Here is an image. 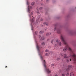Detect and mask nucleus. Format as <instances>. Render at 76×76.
I'll use <instances>...</instances> for the list:
<instances>
[{
  "mask_svg": "<svg viewBox=\"0 0 76 76\" xmlns=\"http://www.w3.org/2000/svg\"><path fill=\"white\" fill-rule=\"evenodd\" d=\"M34 20H35V18H33L31 20L32 22H34Z\"/></svg>",
  "mask_w": 76,
  "mask_h": 76,
  "instance_id": "17",
  "label": "nucleus"
},
{
  "mask_svg": "<svg viewBox=\"0 0 76 76\" xmlns=\"http://www.w3.org/2000/svg\"><path fill=\"white\" fill-rule=\"evenodd\" d=\"M70 76H74V74L72 72H71L70 74Z\"/></svg>",
  "mask_w": 76,
  "mask_h": 76,
  "instance_id": "10",
  "label": "nucleus"
},
{
  "mask_svg": "<svg viewBox=\"0 0 76 76\" xmlns=\"http://www.w3.org/2000/svg\"><path fill=\"white\" fill-rule=\"evenodd\" d=\"M68 68H67L68 69V70H69L70 68H72V66L71 65H69L68 66Z\"/></svg>",
  "mask_w": 76,
  "mask_h": 76,
  "instance_id": "8",
  "label": "nucleus"
},
{
  "mask_svg": "<svg viewBox=\"0 0 76 76\" xmlns=\"http://www.w3.org/2000/svg\"><path fill=\"white\" fill-rule=\"evenodd\" d=\"M42 0H41L42 1Z\"/></svg>",
  "mask_w": 76,
  "mask_h": 76,
  "instance_id": "48",
  "label": "nucleus"
},
{
  "mask_svg": "<svg viewBox=\"0 0 76 76\" xmlns=\"http://www.w3.org/2000/svg\"><path fill=\"white\" fill-rule=\"evenodd\" d=\"M56 42H57V43H58L60 42V40H59L58 39H57L56 40Z\"/></svg>",
  "mask_w": 76,
  "mask_h": 76,
  "instance_id": "15",
  "label": "nucleus"
},
{
  "mask_svg": "<svg viewBox=\"0 0 76 76\" xmlns=\"http://www.w3.org/2000/svg\"><path fill=\"white\" fill-rule=\"evenodd\" d=\"M5 67H7V66H6Z\"/></svg>",
  "mask_w": 76,
  "mask_h": 76,
  "instance_id": "43",
  "label": "nucleus"
},
{
  "mask_svg": "<svg viewBox=\"0 0 76 76\" xmlns=\"http://www.w3.org/2000/svg\"><path fill=\"white\" fill-rule=\"evenodd\" d=\"M43 20V19H40L41 21H42Z\"/></svg>",
  "mask_w": 76,
  "mask_h": 76,
  "instance_id": "35",
  "label": "nucleus"
},
{
  "mask_svg": "<svg viewBox=\"0 0 76 76\" xmlns=\"http://www.w3.org/2000/svg\"><path fill=\"white\" fill-rule=\"evenodd\" d=\"M35 34L36 35H37V31L35 32Z\"/></svg>",
  "mask_w": 76,
  "mask_h": 76,
  "instance_id": "34",
  "label": "nucleus"
},
{
  "mask_svg": "<svg viewBox=\"0 0 76 76\" xmlns=\"http://www.w3.org/2000/svg\"><path fill=\"white\" fill-rule=\"evenodd\" d=\"M66 75L67 76H69V70H68V69H66Z\"/></svg>",
  "mask_w": 76,
  "mask_h": 76,
  "instance_id": "4",
  "label": "nucleus"
},
{
  "mask_svg": "<svg viewBox=\"0 0 76 76\" xmlns=\"http://www.w3.org/2000/svg\"><path fill=\"white\" fill-rule=\"evenodd\" d=\"M37 48L38 50H39V46H38V45L37 46Z\"/></svg>",
  "mask_w": 76,
  "mask_h": 76,
  "instance_id": "20",
  "label": "nucleus"
},
{
  "mask_svg": "<svg viewBox=\"0 0 76 76\" xmlns=\"http://www.w3.org/2000/svg\"><path fill=\"white\" fill-rule=\"evenodd\" d=\"M49 48H50V47H49Z\"/></svg>",
  "mask_w": 76,
  "mask_h": 76,
  "instance_id": "47",
  "label": "nucleus"
},
{
  "mask_svg": "<svg viewBox=\"0 0 76 76\" xmlns=\"http://www.w3.org/2000/svg\"><path fill=\"white\" fill-rule=\"evenodd\" d=\"M37 13H39V12L38 11V10H37Z\"/></svg>",
  "mask_w": 76,
  "mask_h": 76,
  "instance_id": "33",
  "label": "nucleus"
},
{
  "mask_svg": "<svg viewBox=\"0 0 76 76\" xmlns=\"http://www.w3.org/2000/svg\"><path fill=\"white\" fill-rule=\"evenodd\" d=\"M60 58H58L56 59V60L57 61H58V60H60Z\"/></svg>",
  "mask_w": 76,
  "mask_h": 76,
  "instance_id": "21",
  "label": "nucleus"
},
{
  "mask_svg": "<svg viewBox=\"0 0 76 76\" xmlns=\"http://www.w3.org/2000/svg\"><path fill=\"white\" fill-rule=\"evenodd\" d=\"M49 1V0H46L47 2V1Z\"/></svg>",
  "mask_w": 76,
  "mask_h": 76,
  "instance_id": "41",
  "label": "nucleus"
},
{
  "mask_svg": "<svg viewBox=\"0 0 76 76\" xmlns=\"http://www.w3.org/2000/svg\"><path fill=\"white\" fill-rule=\"evenodd\" d=\"M50 34H51V33L49 32V33H47L46 35H47V36H48V35H50Z\"/></svg>",
  "mask_w": 76,
  "mask_h": 76,
  "instance_id": "11",
  "label": "nucleus"
},
{
  "mask_svg": "<svg viewBox=\"0 0 76 76\" xmlns=\"http://www.w3.org/2000/svg\"><path fill=\"white\" fill-rule=\"evenodd\" d=\"M55 31H57V33L58 34H60V30L59 29L55 27L54 28Z\"/></svg>",
  "mask_w": 76,
  "mask_h": 76,
  "instance_id": "2",
  "label": "nucleus"
},
{
  "mask_svg": "<svg viewBox=\"0 0 76 76\" xmlns=\"http://www.w3.org/2000/svg\"><path fill=\"white\" fill-rule=\"evenodd\" d=\"M41 26H42V25H41Z\"/></svg>",
  "mask_w": 76,
  "mask_h": 76,
  "instance_id": "44",
  "label": "nucleus"
},
{
  "mask_svg": "<svg viewBox=\"0 0 76 76\" xmlns=\"http://www.w3.org/2000/svg\"><path fill=\"white\" fill-rule=\"evenodd\" d=\"M73 33L74 34H75V32H72L71 33V34H73Z\"/></svg>",
  "mask_w": 76,
  "mask_h": 76,
  "instance_id": "29",
  "label": "nucleus"
},
{
  "mask_svg": "<svg viewBox=\"0 0 76 76\" xmlns=\"http://www.w3.org/2000/svg\"><path fill=\"white\" fill-rule=\"evenodd\" d=\"M53 40H52V41H51V43H52V44H53Z\"/></svg>",
  "mask_w": 76,
  "mask_h": 76,
  "instance_id": "30",
  "label": "nucleus"
},
{
  "mask_svg": "<svg viewBox=\"0 0 76 76\" xmlns=\"http://www.w3.org/2000/svg\"><path fill=\"white\" fill-rule=\"evenodd\" d=\"M53 69H54V67H53Z\"/></svg>",
  "mask_w": 76,
  "mask_h": 76,
  "instance_id": "46",
  "label": "nucleus"
},
{
  "mask_svg": "<svg viewBox=\"0 0 76 76\" xmlns=\"http://www.w3.org/2000/svg\"><path fill=\"white\" fill-rule=\"evenodd\" d=\"M55 76H57V75H55Z\"/></svg>",
  "mask_w": 76,
  "mask_h": 76,
  "instance_id": "42",
  "label": "nucleus"
},
{
  "mask_svg": "<svg viewBox=\"0 0 76 76\" xmlns=\"http://www.w3.org/2000/svg\"><path fill=\"white\" fill-rule=\"evenodd\" d=\"M52 53H53L51 51L49 52V54H52Z\"/></svg>",
  "mask_w": 76,
  "mask_h": 76,
  "instance_id": "27",
  "label": "nucleus"
},
{
  "mask_svg": "<svg viewBox=\"0 0 76 76\" xmlns=\"http://www.w3.org/2000/svg\"><path fill=\"white\" fill-rule=\"evenodd\" d=\"M60 56H63L64 54L63 53H60Z\"/></svg>",
  "mask_w": 76,
  "mask_h": 76,
  "instance_id": "23",
  "label": "nucleus"
},
{
  "mask_svg": "<svg viewBox=\"0 0 76 76\" xmlns=\"http://www.w3.org/2000/svg\"><path fill=\"white\" fill-rule=\"evenodd\" d=\"M37 21H36V22H37Z\"/></svg>",
  "mask_w": 76,
  "mask_h": 76,
  "instance_id": "45",
  "label": "nucleus"
},
{
  "mask_svg": "<svg viewBox=\"0 0 76 76\" xmlns=\"http://www.w3.org/2000/svg\"><path fill=\"white\" fill-rule=\"evenodd\" d=\"M47 28H45V31H46L47 30Z\"/></svg>",
  "mask_w": 76,
  "mask_h": 76,
  "instance_id": "39",
  "label": "nucleus"
},
{
  "mask_svg": "<svg viewBox=\"0 0 76 76\" xmlns=\"http://www.w3.org/2000/svg\"><path fill=\"white\" fill-rule=\"evenodd\" d=\"M61 39L62 40V42L64 44L66 45V47H65L63 49L64 51H66L67 50V48H68L69 50L70 51V56H69V57H73L72 60L73 61L74 63H76V55L74 51L72 50V49L70 48L69 47V45L67 42H66V41L63 36L61 35Z\"/></svg>",
  "mask_w": 76,
  "mask_h": 76,
  "instance_id": "1",
  "label": "nucleus"
},
{
  "mask_svg": "<svg viewBox=\"0 0 76 76\" xmlns=\"http://www.w3.org/2000/svg\"><path fill=\"white\" fill-rule=\"evenodd\" d=\"M31 15H33V12H31Z\"/></svg>",
  "mask_w": 76,
  "mask_h": 76,
  "instance_id": "40",
  "label": "nucleus"
},
{
  "mask_svg": "<svg viewBox=\"0 0 76 76\" xmlns=\"http://www.w3.org/2000/svg\"><path fill=\"white\" fill-rule=\"evenodd\" d=\"M40 18V15H39L37 18V19H39Z\"/></svg>",
  "mask_w": 76,
  "mask_h": 76,
  "instance_id": "18",
  "label": "nucleus"
},
{
  "mask_svg": "<svg viewBox=\"0 0 76 76\" xmlns=\"http://www.w3.org/2000/svg\"><path fill=\"white\" fill-rule=\"evenodd\" d=\"M40 58H41V59H42V56H41Z\"/></svg>",
  "mask_w": 76,
  "mask_h": 76,
  "instance_id": "38",
  "label": "nucleus"
},
{
  "mask_svg": "<svg viewBox=\"0 0 76 76\" xmlns=\"http://www.w3.org/2000/svg\"><path fill=\"white\" fill-rule=\"evenodd\" d=\"M49 40H50V39H47L48 41H49Z\"/></svg>",
  "mask_w": 76,
  "mask_h": 76,
  "instance_id": "36",
  "label": "nucleus"
},
{
  "mask_svg": "<svg viewBox=\"0 0 76 76\" xmlns=\"http://www.w3.org/2000/svg\"><path fill=\"white\" fill-rule=\"evenodd\" d=\"M42 9V7H41L39 8V10H41V9Z\"/></svg>",
  "mask_w": 76,
  "mask_h": 76,
  "instance_id": "32",
  "label": "nucleus"
},
{
  "mask_svg": "<svg viewBox=\"0 0 76 76\" xmlns=\"http://www.w3.org/2000/svg\"><path fill=\"white\" fill-rule=\"evenodd\" d=\"M31 4L32 6H34V4H35V2H33Z\"/></svg>",
  "mask_w": 76,
  "mask_h": 76,
  "instance_id": "13",
  "label": "nucleus"
},
{
  "mask_svg": "<svg viewBox=\"0 0 76 76\" xmlns=\"http://www.w3.org/2000/svg\"><path fill=\"white\" fill-rule=\"evenodd\" d=\"M64 58H69V57L67 56V54H65L64 55Z\"/></svg>",
  "mask_w": 76,
  "mask_h": 76,
  "instance_id": "5",
  "label": "nucleus"
},
{
  "mask_svg": "<svg viewBox=\"0 0 76 76\" xmlns=\"http://www.w3.org/2000/svg\"><path fill=\"white\" fill-rule=\"evenodd\" d=\"M49 51V50H48V49H46L45 50V52H48Z\"/></svg>",
  "mask_w": 76,
  "mask_h": 76,
  "instance_id": "24",
  "label": "nucleus"
},
{
  "mask_svg": "<svg viewBox=\"0 0 76 76\" xmlns=\"http://www.w3.org/2000/svg\"><path fill=\"white\" fill-rule=\"evenodd\" d=\"M69 60L70 61H72V58H70V59H67L66 60V63H69Z\"/></svg>",
  "mask_w": 76,
  "mask_h": 76,
  "instance_id": "6",
  "label": "nucleus"
},
{
  "mask_svg": "<svg viewBox=\"0 0 76 76\" xmlns=\"http://www.w3.org/2000/svg\"><path fill=\"white\" fill-rule=\"evenodd\" d=\"M41 44L42 45H45V43H44V42H43Z\"/></svg>",
  "mask_w": 76,
  "mask_h": 76,
  "instance_id": "19",
  "label": "nucleus"
},
{
  "mask_svg": "<svg viewBox=\"0 0 76 76\" xmlns=\"http://www.w3.org/2000/svg\"><path fill=\"white\" fill-rule=\"evenodd\" d=\"M45 56H48V54L47 53H46Z\"/></svg>",
  "mask_w": 76,
  "mask_h": 76,
  "instance_id": "25",
  "label": "nucleus"
},
{
  "mask_svg": "<svg viewBox=\"0 0 76 76\" xmlns=\"http://www.w3.org/2000/svg\"><path fill=\"white\" fill-rule=\"evenodd\" d=\"M54 66V64H52L51 65V67H53V66Z\"/></svg>",
  "mask_w": 76,
  "mask_h": 76,
  "instance_id": "26",
  "label": "nucleus"
},
{
  "mask_svg": "<svg viewBox=\"0 0 76 76\" xmlns=\"http://www.w3.org/2000/svg\"><path fill=\"white\" fill-rule=\"evenodd\" d=\"M45 38L44 37H42L40 40H44V39Z\"/></svg>",
  "mask_w": 76,
  "mask_h": 76,
  "instance_id": "12",
  "label": "nucleus"
},
{
  "mask_svg": "<svg viewBox=\"0 0 76 76\" xmlns=\"http://www.w3.org/2000/svg\"><path fill=\"white\" fill-rule=\"evenodd\" d=\"M62 76H65V74H62Z\"/></svg>",
  "mask_w": 76,
  "mask_h": 76,
  "instance_id": "28",
  "label": "nucleus"
},
{
  "mask_svg": "<svg viewBox=\"0 0 76 76\" xmlns=\"http://www.w3.org/2000/svg\"><path fill=\"white\" fill-rule=\"evenodd\" d=\"M46 70L48 73H51V72L49 70V69H46Z\"/></svg>",
  "mask_w": 76,
  "mask_h": 76,
  "instance_id": "7",
  "label": "nucleus"
},
{
  "mask_svg": "<svg viewBox=\"0 0 76 76\" xmlns=\"http://www.w3.org/2000/svg\"><path fill=\"white\" fill-rule=\"evenodd\" d=\"M57 44H55V47H57Z\"/></svg>",
  "mask_w": 76,
  "mask_h": 76,
  "instance_id": "31",
  "label": "nucleus"
},
{
  "mask_svg": "<svg viewBox=\"0 0 76 76\" xmlns=\"http://www.w3.org/2000/svg\"><path fill=\"white\" fill-rule=\"evenodd\" d=\"M32 9V7L29 5L28 7V12L30 13V10H31V9Z\"/></svg>",
  "mask_w": 76,
  "mask_h": 76,
  "instance_id": "3",
  "label": "nucleus"
},
{
  "mask_svg": "<svg viewBox=\"0 0 76 76\" xmlns=\"http://www.w3.org/2000/svg\"><path fill=\"white\" fill-rule=\"evenodd\" d=\"M43 24L44 25H46L47 26L48 25V23H44Z\"/></svg>",
  "mask_w": 76,
  "mask_h": 76,
  "instance_id": "22",
  "label": "nucleus"
},
{
  "mask_svg": "<svg viewBox=\"0 0 76 76\" xmlns=\"http://www.w3.org/2000/svg\"><path fill=\"white\" fill-rule=\"evenodd\" d=\"M43 64H44V66L45 68H46V66L45 65V61L44 60L43 61Z\"/></svg>",
  "mask_w": 76,
  "mask_h": 76,
  "instance_id": "9",
  "label": "nucleus"
},
{
  "mask_svg": "<svg viewBox=\"0 0 76 76\" xmlns=\"http://www.w3.org/2000/svg\"><path fill=\"white\" fill-rule=\"evenodd\" d=\"M58 45L61 46V42H59L58 43Z\"/></svg>",
  "mask_w": 76,
  "mask_h": 76,
  "instance_id": "14",
  "label": "nucleus"
},
{
  "mask_svg": "<svg viewBox=\"0 0 76 76\" xmlns=\"http://www.w3.org/2000/svg\"><path fill=\"white\" fill-rule=\"evenodd\" d=\"M39 38H41V35H39Z\"/></svg>",
  "mask_w": 76,
  "mask_h": 76,
  "instance_id": "37",
  "label": "nucleus"
},
{
  "mask_svg": "<svg viewBox=\"0 0 76 76\" xmlns=\"http://www.w3.org/2000/svg\"><path fill=\"white\" fill-rule=\"evenodd\" d=\"M28 2H27V3H28Z\"/></svg>",
  "mask_w": 76,
  "mask_h": 76,
  "instance_id": "49",
  "label": "nucleus"
},
{
  "mask_svg": "<svg viewBox=\"0 0 76 76\" xmlns=\"http://www.w3.org/2000/svg\"><path fill=\"white\" fill-rule=\"evenodd\" d=\"M39 34H42L43 33H44V31H40L39 32Z\"/></svg>",
  "mask_w": 76,
  "mask_h": 76,
  "instance_id": "16",
  "label": "nucleus"
}]
</instances>
